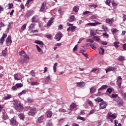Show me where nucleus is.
Masks as SVG:
<instances>
[{"mask_svg":"<svg viewBox=\"0 0 126 126\" xmlns=\"http://www.w3.org/2000/svg\"><path fill=\"white\" fill-rule=\"evenodd\" d=\"M12 97V95H11V94H7V96L3 97V100H9V99Z\"/></svg>","mask_w":126,"mask_h":126,"instance_id":"nucleus-32","label":"nucleus"},{"mask_svg":"<svg viewBox=\"0 0 126 126\" xmlns=\"http://www.w3.org/2000/svg\"><path fill=\"white\" fill-rule=\"evenodd\" d=\"M111 3L113 6H117L118 5V4L115 1H112Z\"/></svg>","mask_w":126,"mask_h":126,"instance_id":"nucleus-59","label":"nucleus"},{"mask_svg":"<svg viewBox=\"0 0 126 126\" xmlns=\"http://www.w3.org/2000/svg\"><path fill=\"white\" fill-rule=\"evenodd\" d=\"M46 5H47V3L45 2H43L42 3L40 9V11H44V9H45V7H46Z\"/></svg>","mask_w":126,"mask_h":126,"instance_id":"nucleus-19","label":"nucleus"},{"mask_svg":"<svg viewBox=\"0 0 126 126\" xmlns=\"http://www.w3.org/2000/svg\"><path fill=\"white\" fill-rule=\"evenodd\" d=\"M96 109H93L90 111L89 115H92V114H94V113L96 112Z\"/></svg>","mask_w":126,"mask_h":126,"instance_id":"nucleus-50","label":"nucleus"},{"mask_svg":"<svg viewBox=\"0 0 126 126\" xmlns=\"http://www.w3.org/2000/svg\"><path fill=\"white\" fill-rule=\"evenodd\" d=\"M58 66V63H55L53 65V70L54 72H56L57 71V66Z\"/></svg>","mask_w":126,"mask_h":126,"instance_id":"nucleus-36","label":"nucleus"},{"mask_svg":"<svg viewBox=\"0 0 126 126\" xmlns=\"http://www.w3.org/2000/svg\"><path fill=\"white\" fill-rule=\"evenodd\" d=\"M77 85L78 87H81V88H82L83 87H84V86H85V83H84V82H80L77 83Z\"/></svg>","mask_w":126,"mask_h":126,"instance_id":"nucleus-17","label":"nucleus"},{"mask_svg":"<svg viewBox=\"0 0 126 126\" xmlns=\"http://www.w3.org/2000/svg\"><path fill=\"white\" fill-rule=\"evenodd\" d=\"M26 29V24H24L21 27V30H25Z\"/></svg>","mask_w":126,"mask_h":126,"instance_id":"nucleus-55","label":"nucleus"},{"mask_svg":"<svg viewBox=\"0 0 126 126\" xmlns=\"http://www.w3.org/2000/svg\"><path fill=\"white\" fill-rule=\"evenodd\" d=\"M19 56H21L22 59L18 61V63L19 64H23L24 63V61H28L29 60V56L26 55V53L24 52V51H21V52H19Z\"/></svg>","mask_w":126,"mask_h":126,"instance_id":"nucleus-1","label":"nucleus"},{"mask_svg":"<svg viewBox=\"0 0 126 126\" xmlns=\"http://www.w3.org/2000/svg\"><path fill=\"white\" fill-rule=\"evenodd\" d=\"M2 119L4 120L5 121L8 119V116H7V114L5 112V111H2Z\"/></svg>","mask_w":126,"mask_h":126,"instance_id":"nucleus-9","label":"nucleus"},{"mask_svg":"<svg viewBox=\"0 0 126 126\" xmlns=\"http://www.w3.org/2000/svg\"><path fill=\"white\" fill-rule=\"evenodd\" d=\"M46 115L47 118H51L53 116V113L51 111H48L46 112Z\"/></svg>","mask_w":126,"mask_h":126,"instance_id":"nucleus-27","label":"nucleus"},{"mask_svg":"<svg viewBox=\"0 0 126 126\" xmlns=\"http://www.w3.org/2000/svg\"><path fill=\"white\" fill-rule=\"evenodd\" d=\"M94 41H96V42L100 41V37L98 36H94Z\"/></svg>","mask_w":126,"mask_h":126,"instance_id":"nucleus-41","label":"nucleus"},{"mask_svg":"<svg viewBox=\"0 0 126 126\" xmlns=\"http://www.w3.org/2000/svg\"><path fill=\"white\" fill-rule=\"evenodd\" d=\"M12 43V40H11V36H8L6 40V43L7 45H11Z\"/></svg>","mask_w":126,"mask_h":126,"instance_id":"nucleus-11","label":"nucleus"},{"mask_svg":"<svg viewBox=\"0 0 126 126\" xmlns=\"http://www.w3.org/2000/svg\"><path fill=\"white\" fill-rule=\"evenodd\" d=\"M107 116H108L109 118H112L113 119H115L117 118V114H112V112H111L108 113Z\"/></svg>","mask_w":126,"mask_h":126,"instance_id":"nucleus-7","label":"nucleus"},{"mask_svg":"<svg viewBox=\"0 0 126 126\" xmlns=\"http://www.w3.org/2000/svg\"><path fill=\"white\" fill-rule=\"evenodd\" d=\"M95 91H96V89H94L93 88H91L90 89L91 94H93V93H94Z\"/></svg>","mask_w":126,"mask_h":126,"instance_id":"nucleus-42","label":"nucleus"},{"mask_svg":"<svg viewBox=\"0 0 126 126\" xmlns=\"http://www.w3.org/2000/svg\"><path fill=\"white\" fill-rule=\"evenodd\" d=\"M111 32H112L113 34H115L116 33H117V32H119V31H118V30L117 29H115V30H111Z\"/></svg>","mask_w":126,"mask_h":126,"instance_id":"nucleus-56","label":"nucleus"},{"mask_svg":"<svg viewBox=\"0 0 126 126\" xmlns=\"http://www.w3.org/2000/svg\"><path fill=\"white\" fill-rule=\"evenodd\" d=\"M34 43H35V44H37L38 45H40V48L43 47L44 45L43 41H41L40 40H35Z\"/></svg>","mask_w":126,"mask_h":126,"instance_id":"nucleus-23","label":"nucleus"},{"mask_svg":"<svg viewBox=\"0 0 126 126\" xmlns=\"http://www.w3.org/2000/svg\"><path fill=\"white\" fill-rule=\"evenodd\" d=\"M39 20V16L35 15L32 18V22H37Z\"/></svg>","mask_w":126,"mask_h":126,"instance_id":"nucleus-20","label":"nucleus"},{"mask_svg":"<svg viewBox=\"0 0 126 126\" xmlns=\"http://www.w3.org/2000/svg\"><path fill=\"white\" fill-rule=\"evenodd\" d=\"M113 45L115 48H119V47H120V42L115 41L113 43Z\"/></svg>","mask_w":126,"mask_h":126,"instance_id":"nucleus-33","label":"nucleus"},{"mask_svg":"<svg viewBox=\"0 0 126 126\" xmlns=\"http://www.w3.org/2000/svg\"><path fill=\"white\" fill-rule=\"evenodd\" d=\"M4 26V24L3 23H0V30H1V27H3Z\"/></svg>","mask_w":126,"mask_h":126,"instance_id":"nucleus-62","label":"nucleus"},{"mask_svg":"<svg viewBox=\"0 0 126 126\" xmlns=\"http://www.w3.org/2000/svg\"><path fill=\"white\" fill-rule=\"evenodd\" d=\"M27 102H28V103H31V102H32V99H31V98H27Z\"/></svg>","mask_w":126,"mask_h":126,"instance_id":"nucleus-63","label":"nucleus"},{"mask_svg":"<svg viewBox=\"0 0 126 126\" xmlns=\"http://www.w3.org/2000/svg\"><path fill=\"white\" fill-rule=\"evenodd\" d=\"M37 114V109L36 108H33L32 109V116H34Z\"/></svg>","mask_w":126,"mask_h":126,"instance_id":"nucleus-34","label":"nucleus"},{"mask_svg":"<svg viewBox=\"0 0 126 126\" xmlns=\"http://www.w3.org/2000/svg\"><path fill=\"white\" fill-rule=\"evenodd\" d=\"M70 110L72 111L74 108H76V107H77V105L75 103H72L70 104Z\"/></svg>","mask_w":126,"mask_h":126,"instance_id":"nucleus-24","label":"nucleus"},{"mask_svg":"<svg viewBox=\"0 0 126 126\" xmlns=\"http://www.w3.org/2000/svg\"><path fill=\"white\" fill-rule=\"evenodd\" d=\"M69 22H73L75 19V17L74 15H71L69 17Z\"/></svg>","mask_w":126,"mask_h":126,"instance_id":"nucleus-30","label":"nucleus"},{"mask_svg":"<svg viewBox=\"0 0 126 126\" xmlns=\"http://www.w3.org/2000/svg\"><path fill=\"white\" fill-rule=\"evenodd\" d=\"M107 107V104L105 102H101L99 104V108L101 110H103V109H106Z\"/></svg>","mask_w":126,"mask_h":126,"instance_id":"nucleus-10","label":"nucleus"},{"mask_svg":"<svg viewBox=\"0 0 126 126\" xmlns=\"http://www.w3.org/2000/svg\"><path fill=\"white\" fill-rule=\"evenodd\" d=\"M108 88V85H103L100 88L98 89V91H101V90H104V89H107Z\"/></svg>","mask_w":126,"mask_h":126,"instance_id":"nucleus-21","label":"nucleus"},{"mask_svg":"<svg viewBox=\"0 0 126 126\" xmlns=\"http://www.w3.org/2000/svg\"><path fill=\"white\" fill-rule=\"evenodd\" d=\"M90 35L91 36H95V35H96V32L94 30H91L90 31Z\"/></svg>","mask_w":126,"mask_h":126,"instance_id":"nucleus-44","label":"nucleus"},{"mask_svg":"<svg viewBox=\"0 0 126 126\" xmlns=\"http://www.w3.org/2000/svg\"><path fill=\"white\" fill-rule=\"evenodd\" d=\"M99 55H104V53L105 52V50L103 48V46H100L99 47Z\"/></svg>","mask_w":126,"mask_h":126,"instance_id":"nucleus-18","label":"nucleus"},{"mask_svg":"<svg viewBox=\"0 0 126 126\" xmlns=\"http://www.w3.org/2000/svg\"><path fill=\"white\" fill-rule=\"evenodd\" d=\"M95 101H96V102H102V101H103V99L102 98H101L100 97H97V98L94 99Z\"/></svg>","mask_w":126,"mask_h":126,"instance_id":"nucleus-46","label":"nucleus"},{"mask_svg":"<svg viewBox=\"0 0 126 126\" xmlns=\"http://www.w3.org/2000/svg\"><path fill=\"white\" fill-rule=\"evenodd\" d=\"M32 33V24H31L29 27V30L28 31V33L29 35L31 36V33Z\"/></svg>","mask_w":126,"mask_h":126,"instance_id":"nucleus-26","label":"nucleus"},{"mask_svg":"<svg viewBox=\"0 0 126 126\" xmlns=\"http://www.w3.org/2000/svg\"><path fill=\"white\" fill-rule=\"evenodd\" d=\"M53 126V123H52V122L49 121L47 123V126Z\"/></svg>","mask_w":126,"mask_h":126,"instance_id":"nucleus-60","label":"nucleus"},{"mask_svg":"<svg viewBox=\"0 0 126 126\" xmlns=\"http://www.w3.org/2000/svg\"><path fill=\"white\" fill-rule=\"evenodd\" d=\"M102 29H103V30H104V32H106V31H108V28L106 26H105L104 25H102Z\"/></svg>","mask_w":126,"mask_h":126,"instance_id":"nucleus-49","label":"nucleus"},{"mask_svg":"<svg viewBox=\"0 0 126 126\" xmlns=\"http://www.w3.org/2000/svg\"><path fill=\"white\" fill-rule=\"evenodd\" d=\"M105 3L107 5H110V4H111V0H106Z\"/></svg>","mask_w":126,"mask_h":126,"instance_id":"nucleus-54","label":"nucleus"},{"mask_svg":"<svg viewBox=\"0 0 126 126\" xmlns=\"http://www.w3.org/2000/svg\"><path fill=\"white\" fill-rule=\"evenodd\" d=\"M87 42L88 43H93L94 42V40L92 38H89L86 40Z\"/></svg>","mask_w":126,"mask_h":126,"instance_id":"nucleus-48","label":"nucleus"},{"mask_svg":"<svg viewBox=\"0 0 126 126\" xmlns=\"http://www.w3.org/2000/svg\"><path fill=\"white\" fill-rule=\"evenodd\" d=\"M18 117L20 120H22V121H24V119H25V116L24 114L21 113L18 115Z\"/></svg>","mask_w":126,"mask_h":126,"instance_id":"nucleus-25","label":"nucleus"},{"mask_svg":"<svg viewBox=\"0 0 126 126\" xmlns=\"http://www.w3.org/2000/svg\"><path fill=\"white\" fill-rule=\"evenodd\" d=\"M97 7V5L96 4H92L90 5L91 8H96Z\"/></svg>","mask_w":126,"mask_h":126,"instance_id":"nucleus-57","label":"nucleus"},{"mask_svg":"<svg viewBox=\"0 0 126 126\" xmlns=\"http://www.w3.org/2000/svg\"><path fill=\"white\" fill-rule=\"evenodd\" d=\"M122 82H123V79L122 78V77H118V78H117V84L119 88H121V87H122Z\"/></svg>","mask_w":126,"mask_h":126,"instance_id":"nucleus-4","label":"nucleus"},{"mask_svg":"<svg viewBox=\"0 0 126 126\" xmlns=\"http://www.w3.org/2000/svg\"><path fill=\"white\" fill-rule=\"evenodd\" d=\"M7 36V35L5 33L3 34L2 37L0 39V44H1V45H2V44H3L4 39H5V38H6Z\"/></svg>","mask_w":126,"mask_h":126,"instance_id":"nucleus-8","label":"nucleus"},{"mask_svg":"<svg viewBox=\"0 0 126 126\" xmlns=\"http://www.w3.org/2000/svg\"><path fill=\"white\" fill-rule=\"evenodd\" d=\"M23 105L21 103H19L17 106L14 107L15 110L18 111V112H21L23 110Z\"/></svg>","mask_w":126,"mask_h":126,"instance_id":"nucleus-3","label":"nucleus"},{"mask_svg":"<svg viewBox=\"0 0 126 126\" xmlns=\"http://www.w3.org/2000/svg\"><path fill=\"white\" fill-rule=\"evenodd\" d=\"M79 10V6H75L73 7V10L75 12H77V11H78Z\"/></svg>","mask_w":126,"mask_h":126,"instance_id":"nucleus-39","label":"nucleus"},{"mask_svg":"<svg viewBox=\"0 0 126 126\" xmlns=\"http://www.w3.org/2000/svg\"><path fill=\"white\" fill-rule=\"evenodd\" d=\"M23 85L21 83H17L15 86H13L12 87V90L13 91H15L17 90V89H19L20 88H21Z\"/></svg>","mask_w":126,"mask_h":126,"instance_id":"nucleus-2","label":"nucleus"},{"mask_svg":"<svg viewBox=\"0 0 126 126\" xmlns=\"http://www.w3.org/2000/svg\"><path fill=\"white\" fill-rule=\"evenodd\" d=\"M16 124H17V121H16V118L14 116L10 120V126H16Z\"/></svg>","mask_w":126,"mask_h":126,"instance_id":"nucleus-6","label":"nucleus"},{"mask_svg":"<svg viewBox=\"0 0 126 126\" xmlns=\"http://www.w3.org/2000/svg\"><path fill=\"white\" fill-rule=\"evenodd\" d=\"M63 37V34L61 32H59L56 34L55 36V39L57 41H60Z\"/></svg>","mask_w":126,"mask_h":126,"instance_id":"nucleus-5","label":"nucleus"},{"mask_svg":"<svg viewBox=\"0 0 126 126\" xmlns=\"http://www.w3.org/2000/svg\"><path fill=\"white\" fill-rule=\"evenodd\" d=\"M76 30V27L72 26L67 28V31H70L71 32H74Z\"/></svg>","mask_w":126,"mask_h":126,"instance_id":"nucleus-14","label":"nucleus"},{"mask_svg":"<svg viewBox=\"0 0 126 126\" xmlns=\"http://www.w3.org/2000/svg\"><path fill=\"white\" fill-rule=\"evenodd\" d=\"M44 120V115H41L39 117L37 120L38 123H43V121Z\"/></svg>","mask_w":126,"mask_h":126,"instance_id":"nucleus-29","label":"nucleus"},{"mask_svg":"<svg viewBox=\"0 0 126 126\" xmlns=\"http://www.w3.org/2000/svg\"><path fill=\"white\" fill-rule=\"evenodd\" d=\"M36 49L37 50V52H39V53H43V50H42V49H41V46H39V45H36Z\"/></svg>","mask_w":126,"mask_h":126,"instance_id":"nucleus-31","label":"nucleus"},{"mask_svg":"<svg viewBox=\"0 0 126 126\" xmlns=\"http://www.w3.org/2000/svg\"><path fill=\"white\" fill-rule=\"evenodd\" d=\"M112 98H118V94H112L111 95Z\"/></svg>","mask_w":126,"mask_h":126,"instance_id":"nucleus-61","label":"nucleus"},{"mask_svg":"<svg viewBox=\"0 0 126 126\" xmlns=\"http://www.w3.org/2000/svg\"><path fill=\"white\" fill-rule=\"evenodd\" d=\"M25 93H26V91L23 90L18 94V96H21V95H23V94H25Z\"/></svg>","mask_w":126,"mask_h":126,"instance_id":"nucleus-47","label":"nucleus"},{"mask_svg":"<svg viewBox=\"0 0 126 126\" xmlns=\"http://www.w3.org/2000/svg\"><path fill=\"white\" fill-rule=\"evenodd\" d=\"M118 61H120V62H123V61H125V57H124V56L119 57Z\"/></svg>","mask_w":126,"mask_h":126,"instance_id":"nucleus-40","label":"nucleus"},{"mask_svg":"<svg viewBox=\"0 0 126 126\" xmlns=\"http://www.w3.org/2000/svg\"><path fill=\"white\" fill-rule=\"evenodd\" d=\"M31 1H32V0H28L25 4V6L29 7V4L30 3V2H31Z\"/></svg>","mask_w":126,"mask_h":126,"instance_id":"nucleus-45","label":"nucleus"},{"mask_svg":"<svg viewBox=\"0 0 126 126\" xmlns=\"http://www.w3.org/2000/svg\"><path fill=\"white\" fill-rule=\"evenodd\" d=\"M86 46H90L93 50H96V46H95L94 44H91V43H87L86 44Z\"/></svg>","mask_w":126,"mask_h":126,"instance_id":"nucleus-28","label":"nucleus"},{"mask_svg":"<svg viewBox=\"0 0 126 126\" xmlns=\"http://www.w3.org/2000/svg\"><path fill=\"white\" fill-rule=\"evenodd\" d=\"M116 68L114 67H109L107 69H106V73H108V72H110V71H115Z\"/></svg>","mask_w":126,"mask_h":126,"instance_id":"nucleus-15","label":"nucleus"},{"mask_svg":"<svg viewBox=\"0 0 126 126\" xmlns=\"http://www.w3.org/2000/svg\"><path fill=\"white\" fill-rule=\"evenodd\" d=\"M39 83L37 82H32V85H38Z\"/></svg>","mask_w":126,"mask_h":126,"instance_id":"nucleus-64","label":"nucleus"},{"mask_svg":"<svg viewBox=\"0 0 126 126\" xmlns=\"http://www.w3.org/2000/svg\"><path fill=\"white\" fill-rule=\"evenodd\" d=\"M106 118L108 122H111V123H113V122H114V119L111 117H109V116L107 115Z\"/></svg>","mask_w":126,"mask_h":126,"instance_id":"nucleus-37","label":"nucleus"},{"mask_svg":"<svg viewBox=\"0 0 126 126\" xmlns=\"http://www.w3.org/2000/svg\"><path fill=\"white\" fill-rule=\"evenodd\" d=\"M7 6L8 7V9H11V8H12V7H13V4L12 3H8L7 4Z\"/></svg>","mask_w":126,"mask_h":126,"instance_id":"nucleus-43","label":"nucleus"},{"mask_svg":"<svg viewBox=\"0 0 126 126\" xmlns=\"http://www.w3.org/2000/svg\"><path fill=\"white\" fill-rule=\"evenodd\" d=\"M50 79H51V78L50 77V75L48 76L45 80L46 82H49L50 81Z\"/></svg>","mask_w":126,"mask_h":126,"instance_id":"nucleus-58","label":"nucleus"},{"mask_svg":"<svg viewBox=\"0 0 126 126\" xmlns=\"http://www.w3.org/2000/svg\"><path fill=\"white\" fill-rule=\"evenodd\" d=\"M78 120H81V121H85V118L84 117H77Z\"/></svg>","mask_w":126,"mask_h":126,"instance_id":"nucleus-52","label":"nucleus"},{"mask_svg":"<svg viewBox=\"0 0 126 126\" xmlns=\"http://www.w3.org/2000/svg\"><path fill=\"white\" fill-rule=\"evenodd\" d=\"M7 54V48H5L4 50H3L2 52V55L3 57H5L6 56V54Z\"/></svg>","mask_w":126,"mask_h":126,"instance_id":"nucleus-35","label":"nucleus"},{"mask_svg":"<svg viewBox=\"0 0 126 126\" xmlns=\"http://www.w3.org/2000/svg\"><path fill=\"white\" fill-rule=\"evenodd\" d=\"M54 21V18L52 17L50 18V19L48 21V22L47 23V26H50L52 25V23H53Z\"/></svg>","mask_w":126,"mask_h":126,"instance_id":"nucleus-22","label":"nucleus"},{"mask_svg":"<svg viewBox=\"0 0 126 126\" xmlns=\"http://www.w3.org/2000/svg\"><path fill=\"white\" fill-rule=\"evenodd\" d=\"M112 91H113V90H112V89L111 88H108L107 89L106 92H107L108 93H109V94H111V93H112Z\"/></svg>","mask_w":126,"mask_h":126,"instance_id":"nucleus-53","label":"nucleus"},{"mask_svg":"<svg viewBox=\"0 0 126 126\" xmlns=\"http://www.w3.org/2000/svg\"><path fill=\"white\" fill-rule=\"evenodd\" d=\"M88 25H90L91 26H97V25H101V23L99 22H96L95 23H89L87 24Z\"/></svg>","mask_w":126,"mask_h":126,"instance_id":"nucleus-13","label":"nucleus"},{"mask_svg":"<svg viewBox=\"0 0 126 126\" xmlns=\"http://www.w3.org/2000/svg\"><path fill=\"white\" fill-rule=\"evenodd\" d=\"M13 104L15 107V106H17L19 103H18V100L17 99H15L13 101Z\"/></svg>","mask_w":126,"mask_h":126,"instance_id":"nucleus-38","label":"nucleus"},{"mask_svg":"<svg viewBox=\"0 0 126 126\" xmlns=\"http://www.w3.org/2000/svg\"><path fill=\"white\" fill-rule=\"evenodd\" d=\"M106 23H107L108 24H112L113 22H114V19L111 18V19H106L105 20Z\"/></svg>","mask_w":126,"mask_h":126,"instance_id":"nucleus-16","label":"nucleus"},{"mask_svg":"<svg viewBox=\"0 0 126 126\" xmlns=\"http://www.w3.org/2000/svg\"><path fill=\"white\" fill-rule=\"evenodd\" d=\"M117 104L119 107H123L124 106V100L121 98H119L117 100Z\"/></svg>","mask_w":126,"mask_h":126,"instance_id":"nucleus-12","label":"nucleus"},{"mask_svg":"<svg viewBox=\"0 0 126 126\" xmlns=\"http://www.w3.org/2000/svg\"><path fill=\"white\" fill-rule=\"evenodd\" d=\"M87 102L89 104V106H90L91 107H93V103L91 101V100H88Z\"/></svg>","mask_w":126,"mask_h":126,"instance_id":"nucleus-51","label":"nucleus"}]
</instances>
